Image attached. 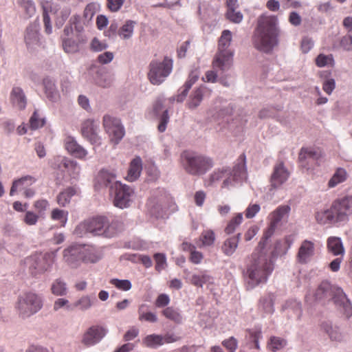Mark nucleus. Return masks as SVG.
<instances>
[{
  "label": "nucleus",
  "mask_w": 352,
  "mask_h": 352,
  "mask_svg": "<svg viewBox=\"0 0 352 352\" xmlns=\"http://www.w3.org/2000/svg\"><path fill=\"white\" fill-rule=\"evenodd\" d=\"M120 230L118 221H110L105 216H96L79 224L75 229V234H82V232H89L94 236L113 237Z\"/></svg>",
  "instance_id": "obj_3"
},
{
  "label": "nucleus",
  "mask_w": 352,
  "mask_h": 352,
  "mask_svg": "<svg viewBox=\"0 0 352 352\" xmlns=\"http://www.w3.org/2000/svg\"><path fill=\"white\" fill-rule=\"evenodd\" d=\"M181 248L184 252L190 253L188 259L193 264H199L204 259L202 252L196 250V246L191 243L184 241L181 245Z\"/></svg>",
  "instance_id": "obj_25"
},
{
  "label": "nucleus",
  "mask_w": 352,
  "mask_h": 352,
  "mask_svg": "<svg viewBox=\"0 0 352 352\" xmlns=\"http://www.w3.org/2000/svg\"><path fill=\"white\" fill-rule=\"evenodd\" d=\"M136 22L132 20H127L119 28L118 35L124 40L129 39L133 34L134 27Z\"/></svg>",
  "instance_id": "obj_37"
},
{
  "label": "nucleus",
  "mask_w": 352,
  "mask_h": 352,
  "mask_svg": "<svg viewBox=\"0 0 352 352\" xmlns=\"http://www.w3.org/2000/svg\"><path fill=\"white\" fill-rule=\"evenodd\" d=\"M39 219V215L32 211H27L23 221L28 226L35 225Z\"/></svg>",
  "instance_id": "obj_58"
},
{
  "label": "nucleus",
  "mask_w": 352,
  "mask_h": 352,
  "mask_svg": "<svg viewBox=\"0 0 352 352\" xmlns=\"http://www.w3.org/2000/svg\"><path fill=\"white\" fill-rule=\"evenodd\" d=\"M290 207L289 206H280L270 214V222L267 230L264 234L265 240L267 239L274 233L278 223L281 219L289 213Z\"/></svg>",
  "instance_id": "obj_17"
},
{
  "label": "nucleus",
  "mask_w": 352,
  "mask_h": 352,
  "mask_svg": "<svg viewBox=\"0 0 352 352\" xmlns=\"http://www.w3.org/2000/svg\"><path fill=\"white\" fill-rule=\"evenodd\" d=\"M315 217L317 222L322 225L338 223L331 207L329 209L317 212Z\"/></svg>",
  "instance_id": "obj_34"
},
{
  "label": "nucleus",
  "mask_w": 352,
  "mask_h": 352,
  "mask_svg": "<svg viewBox=\"0 0 352 352\" xmlns=\"http://www.w3.org/2000/svg\"><path fill=\"white\" fill-rule=\"evenodd\" d=\"M115 175L108 170H102L99 172L98 178L104 185L108 186L115 179Z\"/></svg>",
  "instance_id": "obj_55"
},
{
  "label": "nucleus",
  "mask_w": 352,
  "mask_h": 352,
  "mask_svg": "<svg viewBox=\"0 0 352 352\" xmlns=\"http://www.w3.org/2000/svg\"><path fill=\"white\" fill-rule=\"evenodd\" d=\"M315 250L314 243L308 240H304L297 254V261L301 264L307 263L313 256Z\"/></svg>",
  "instance_id": "obj_21"
},
{
  "label": "nucleus",
  "mask_w": 352,
  "mask_h": 352,
  "mask_svg": "<svg viewBox=\"0 0 352 352\" xmlns=\"http://www.w3.org/2000/svg\"><path fill=\"white\" fill-rule=\"evenodd\" d=\"M212 276L209 275L207 271H200L199 274H194L190 278V283L194 286L202 287L204 284L210 283Z\"/></svg>",
  "instance_id": "obj_36"
},
{
  "label": "nucleus",
  "mask_w": 352,
  "mask_h": 352,
  "mask_svg": "<svg viewBox=\"0 0 352 352\" xmlns=\"http://www.w3.org/2000/svg\"><path fill=\"white\" fill-rule=\"evenodd\" d=\"M96 301L95 297H90L89 296H83L74 302V307H78L81 311H85L89 309L94 302Z\"/></svg>",
  "instance_id": "obj_42"
},
{
  "label": "nucleus",
  "mask_w": 352,
  "mask_h": 352,
  "mask_svg": "<svg viewBox=\"0 0 352 352\" xmlns=\"http://www.w3.org/2000/svg\"><path fill=\"white\" fill-rule=\"evenodd\" d=\"M277 17L275 16L261 15L259 16L253 38L256 48L267 52L277 43Z\"/></svg>",
  "instance_id": "obj_2"
},
{
  "label": "nucleus",
  "mask_w": 352,
  "mask_h": 352,
  "mask_svg": "<svg viewBox=\"0 0 352 352\" xmlns=\"http://www.w3.org/2000/svg\"><path fill=\"white\" fill-rule=\"evenodd\" d=\"M112 188L114 189L115 192L114 205L120 208L128 207L133 193V190L129 186L119 182H116Z\"/></svg>",
  "instance_id": "obj_13"
},
{
  "label": "nucleus",
  "mask_w": 352,
  "mask_h": 352,
  "mask_svg": "<svg viewBox=\"0 0 352 352\" xmlns=\"http://www.w3.org/2000/svg\"><path fill=\"white\" fill-rule=\"evenodd\" d=\"M236 10H227L226 17L232 23H240L243 21V15L240 11Z\"/></svg>",
  "instance_id": "obj_52"
},
{
  "label": "nucleus",
  "mask_w": 352,
  "mask_h": 352,
  "mask_svg": "<svg viewBox=\"0 0 352 352\" xmlns=\"http://www.w3.org/2000/svg\"><path fill=\"white\" fill-rule=\"evenodd\" d=\"M282 7L285 10L289 8H299L302 6V3L297 0H281Z\"/></svg>",
  "instance_id": "obj_62"
},
{
  "label": "nucleus",
  "mask_w": 352,
  "mask_h": 352,
  "mask_svg": "<svg viewBox=\"0 0 352 352\" xmlns=\"http://www.w3.org/2000/svg\"><path fill=\"white\" fill-rule=\"evenodd\" d=\"M243 214L242 213L236 214L228 223L225 228V232L227 234L233 233L236 228L242 223Z\"/></svg>",
  "instance_id": "obj_43"
},
{
  "label": "nucleus",
  "mask_w": 352,
  "mask_h": 352,
  "mask_svg": "<svg viewBox=\"0 0 352 352\" xmlns=\"http://www.w3.org/2000/svg\"><path fill=\"white\" fill-rule=\"evenodd\" d=\"M83 250L85 252H83L84 263H96L100 260V256L94 248L84 245Z\"/></svg>",
  "instance_id": "obj_40"
},
{
  "label": "nucleus",
  "mask_w": 352,
  "mask_h": 352,
  "mask_svg": "<svg viewBox=\"0 0 352 352\" xmlns=\"http://www.w3.org/2000/svg\"><path fill=\"white\" fill-rule=\"evenodd\" d=\"M333 300L336 305L342 307L343 314L349 318L352 315V305L346 296L340 288H337Z\"/></svg>",
  "instance_id": "obj_22"
},
{
  "label": "nucleus",
  "mask_w": 352,
  "mask_h": 352,
  "mask_svg": "<svg viewBox=\"0 0 352 352\" xmlns=\"http://www.w3.org/2000/svg\"><path fill=\"white\" fill-rule=\"evenodd\" d=\"M36 182V179L30 175L23 177L14 180L10 190V195L13 196L17 190H23Z\"/></svg>",
  "instance_id": "obj_30"
},
{
  "label": "nucleus",
  "mask_w": 352,
  "mask_h": 352,
  "mask_svg": "<svg viewBox=\"0 0 352 352\" xmlns=\"http://www.w3.org/2000/svg\"><path fill=\"white\" fill-rule=\"evenodd\" d=\"M322 155L320 150L313 148H302L298 159L300 165L307 169L318 166V160L322 157Z\"/></svg>",
  "instance_id": "obj_14"
},
{
  "label": "nucleus",
  "mask_w": 352,
  "mask_h": 352,
  "mask_svg": "<svg viewBox=\"0 0 352 352\" xmlns=\"http://www.w3.org/2000/svg\"><path fill=\"white\" fill-rule=\"evenodd\" d=\"M42 307L41 296L32 292H26L19 296L15 308L20 317L26 318L37 313Z\"/></svg>",
  "instance_id": "obj_7"
},
{
  "label": "nucleus",
  "mask_w": 352,
  "mask_h": 352,
  "mask_svg": "<svg viewBox=\"0 0 352 352\" xmlns=\"http://www.w3.org/2000/svg\"><path fill=\"white\" fill-rule=\"evenodd\" d=\"M348 176V173L344 168H337L328 182L329 188H334L338 184L346 182Z\"/></svg>",
  "instance_id": "obj_35"
},
{
  "label": "nucleus",
  "mask_w": 352,
  "mask_h": 352,
  "mask_svg": "<svg viewBox=\"0 0 352 352\" xmlns=\"http://www.w3.org/2000/svg\"><path fill=\"white\" fill-rule=\"evenodd\" d=\"M331 208L337 223L348 220L352 214V196H346L336 199L331 204Z\"/></svg>",
  "instance_id": "obj_11"
},
{
  "label": "nucleus",
  "mask_w": 352,
  "mask_h": 352,
  "mask_svg": "<svg viewBox=\"0 0 352 352\" xmlns=\"http://www.w3.org/2000/svg\"><path fill=\"white\" fill-rule=\"evenodd\" d=\"M260 206L256 204H250L245 211V217L253 218L260 210Z\"/></svg>",
  "instance_id": "obj_60"
},
{
  "label": "nucleus",
  "mask_w": 352,
  "mask_h": 352,
  "mask_svg": "<svg viewBox=\"0 0 352 352\" xmlns=\"http://www.w3.org/2000/svg\"><path fill=\"white\" fill-rule=\"evenodd\" d=\"M110 283L114 285L117 289L122 291H128L132 287L131 283L129 280L113 278L110 280Z\"/></svg>",
  "instance_id": "obj_54"
},
{
  "label": "nucleus",
  "mask_w": 352,
  "mask_h": 352,
  "mask_svg": "<svg viewBox=\"0 0 352 352\" xmlns=\"http://www.w3.org/2000/svg\"><path fill=\"white\" fill-rule=\"evenodd\" d=\"M30 127L32 130H36L43 127L45 124V120L43 118L38 111H34L29 120Z\"/></svg>",
  "instance_id": "obj_46"
},
{
  "label": "nucleus",
  "mask_w": 352,
  "mask_h": 352,
  "mask_svg": "<svg viewBox=\"0 0 352 352\" xmlns=\"http://www.w3.org/2000/svg\"><path fill=\"white\" fill-rule=\"evenodd\" d=\"M340 45L346 50H351L352 36L349 34L343 36L340 41Z\"/></svg>",
  "instance_id": "obj_64"
},
{
  "label": "nucleus",
  "mask_w": 352,
  "mask_h": 352,
  "mask_svg": "<svg viewBox=\"0 0 352 352\" xmlns=\"http://www.w3.org/2000/svg\"><path fill=\"white\" fill-rule=\"evenodd\" d=\"M222 344L229 352H235L237 348V340L234 337L225 340L222 342Z\"/></svg>",
  "instance_id": "obj_61"
},
{
  "label": "nucleus",
  "mask_w": 352,
  "mask_h": 352,
  "mask_svg": "<svg viewBox=\"0 0 352 352\" xmlns=\"http://www.w3.org/2000/svg\"><path fill=\"white\" fill-rule=\"evenodd\" d=\"M107 329L100 325L89 327L84 333L82 342L87 346L94 345L99 342L107 334Z\"/></svg>",
  "instance_id": "obj_18"
},
{
  "label": "nucleus",
  "mask_w": 352,
  "mask_h": 352,
  "mask_svg": "<svg viewBox=\"0 0 352 352\" xmlns=\"http://www.w3.org/2000/svg\"><path fill=\"white\" fill-rule=\"evenodd\" d=\"M10 100L13 105L22 110L26 107V97L23 89L19 87H14L10 93Z\"/></svg>",
  "instance_id": "obj_28"
},
{
  "label": "nucleus",
  "mask_w": 352,
  "mask_h": 352,
  "mask_svg": "<svg viewBox=\"0 0 352 352\" xmlns=\"http://www.w3.org/2000/svg\"><path fill=\"white\" fill-rule=\"evenodd\" d=\"M68 212L58 208L53 209L51 218L54 221H60L62 226H65L67 220Z\"/></svg>",
  "instance_id": "obj_50"
},
{
  "label": "nucleus",
  "mask_w": 352,
  "mask_h": 352,
  "mask_svg": "<svg viewBox=\"0 0 352 352\" xmlns=\"http://www.w3.org/2000/svg\"><path fill=\"white\" fill-rule=\"evenodd\" d=\"M315 63L316 65L319 67H322L325 66L333 67L334 65V60L331 54L324 55L323 54H320L316 57Z\"/></svg>",
  "instance_id": "obj_49"
},
{
  "label": "nucleus",
  "mask_w": 352,
  "mask_h": 352,
  "mask_svg": "<svg viewBox=\"0 0 352 352\" xmlns=\"http://www.w3.org/2000/svg\"><path fill=\"white\" fill-rule=\"evenodd\" d=\"M181 157L184 170L191 175H204L213 166L212 159L201 154L185 151Z\"/></svg>",
  "instance_id": "obj_5"
},
{
  "label": "nucleus",
  "mask_w": 352,
  "mask_h": 352,
  "mask_svg": "<svg viewBox=\"0 0 352 352\" xmlns=\"http://www.w3.org/2000/svg\"><path fill=\"white\" fill-rule=\"evenodd\" d=\"M232 41L230 30H223L219 40L218 52L212 61L214 69L219 68L222 71H228L232 65L233 53L229 49Z\"/></svg>",
  "instance_id": "obj_6"
},
{
  "label": "nucleus",
  "mask_w": 352,
  "mask_h": 352,
  "mask_svg": "<svg viewBox=\"0 0 352 352\" xmlns=\"http://www.w3.org/2000/svg\"><path fill=\"white\" fill-rule=\"evenodd\" d=\"M216 236L212 230H204L195 243L199 248L212 246L215 241Z\"/></svg>",
  "instance_id": "obj_32"
},
{
  "label": "nucleus",
  "mask_w": 352,
  "mask_h": 352,
  "mask_svg": "<svg viewBox=\"0 0 352 352\" xmlns=\"http://www.w3.org/2000/svg\"><path fill=\"white\" fill-rule=\"evenodd\" d=\"M107 7L111 12L118 11L122 6L124 0H107Z\"/></svg>",
  "instance_id": "obj_63"
},
{
  "label": "nucleus",
  "mask_w": 352,
  "mask_h": 352,
  "mask_svg": "<svg viewBox=\"0 0 352 352\" xmlns=\"http://www.w3.org/2000/svg\"><path fill=\"white\" fill-rule=\"evenodd\" d=\"M65 149L74 157L80 160H85L88 151L80 145L72 136H67L64 140Z\"/></svg>",
  "instance_id": "obj_20"
},
{
  "label": "nucleus",
  "mask_w": 352,
  "mask_h": 352,
  "mask_svg": "<svg viewBox=\"0 0 352 352\" xmlns=\"http://www.w3.org/2000/svg\"><path fill=\"white\" fill-rule=\"evenodd\" d=\"M98 126L92 120L88 119L82 123L81 134L82 137L93 145L101 144L100 138L97 133Z\"/></svg>",
  "instance_id": "obj_16"
},
{
  "label": "nucleus",
  "mask_w": 352,
  "mask_h": 352,
  "mask_svg": "<svg viewBox=\"0 0 352 352\" xmlns=\"http://www.w3.org/2000/svg\"><path fill=\"white\" fill-rule=\"evenodd\" d=\"M103 126L111 142L118 144L124 135V129L120 120L109 115L103 117Z\"/></svg>",
  "instance_id": "obj_12"
},
{
  "label": "nucleus",
  "mask_w": 352,
  "mask_h": 352,
  "mask_svg": "<svg viewBox=\"0 0 352 352\" xmlns=\"http://www.w3.org/2000/svg\"><path fill=\"white\" fill-rule=\"evenodd\" d=\"M142 170V162L140 157H135L129 164L126 179L129 182L135 181Z\"/></svg>",
  "instance_id": "obj_27"
},
{
  "label": "nucleus",
  "mask_w": 352,
  "mask_h": 352,
  "mask_svg": "<svg viewBox=\"0 0 352 352\" xmlns=\"http://www.w3.org/2000/svg\"><path fill=\"white\" fill-rule=\"evenodd\" d=\"M154 259L155 261V270L160 272L164 270L166 265V256L164 254L156 253L154 255Z\"/></svg>",
  "instance_id": "obj_56"
},
{
  "label": "nucleus",
  "mask_w": 352,
  "mask_h": 352,
  "mask_svg": "<svg viewBox=\"0 0 352 352\" xmlns=\"http://www.w3.org/2000/svg\"><path fill=\"white\" fill-rule=\"evenodd\" d=\"M327 245L329 252L333 255L344 256L345 250L340 238L337 236L329 237Z\"/></svg>",
  "instance_id": "obj_29"
},
{
  "label": "nucleus",
  "mask_w": 352,
  "mask_h": 352,
  "mask_svg": "<svg viewBox=\"0 0 352 352\" xmlns=\"http://www.w3.org/2000/svg\"><path fill=\"white\" fill-rule=\"evenodd\" d=\"M146 305H141L138 308L139 320L147 321L150 322H155L157 320V316L155 314L148 311H145Z\"/></svg>",
  "instance_id": "obj_47"
},
{
  "label": "nucleus",
  "mask_w": 352,
  "mask_h": 352,
  "mask_svg": "<svg viewBox=\"0 0 352 352\" xmlns=\"http://www.w3.org/2000/svg\"><path fill=\"white\" fill-rule=\"evenodd\" d=\"M33 206L37 214L42 216L50 208V203L45 199H39L34 202Z\"/></svg>",
  "instance_id": "obj_51"
},
{
  "label": "nucleus",
  "mask_w": 352,
  "mask_h": 352,
  "mask_svg": "<svg viewBox=\"0 0 352 352\" xmlns=\"http://www.w3.org/2000/svg\"><path fill=\"white\" fill-rule=\"evenodd\" d=\"M54 255L51 253L36 254L25 258L31 274L36 276L49 270L54 263Z\"/></svg>",
  "instance_id": "obj_9"
},
{
  "label": "nucleus",
  "mask_w": 352,
  "mask_h": 352,
  "mask_svg": "<svg viewBox=\"0 0 352 352\" xmlns=\"http://www.w3.org/2000/svg\"><path fill=\"white\" fill-rule=\"evenodd\" d=\"M314 46V41L311 38L307 36L303 37L301 43L300 49L304 54L309 52Z\"/></svg>",
  "instance_id": "obj_59"
},
{
  "label": "nucleus",
  "mask_w": 352,
  "mask_h": 352,
  "mask_svg": "<svg viewBox=\"0 0 352 352\" xmlns=\"http://www.w3.org/2000/svg\"><path fill=\"white\" fill-rule=\"evenodd\" d=\"M162 314L167 319L174 322L175 323L179 324L182 321V316L179 311L176 309H174L172 307H168L165 308Z\"/></svg>",
  "instance_id": "obj_39"
},
{
  "label": "nucleus",
  "mask_w": 352,
  "mask_h": 352,
  "mask_svg": "<svg viewBox=\"0 0 352 352\" xmlns=\"http://www.w3.org/2000/svg\"><path fill=\"white\" fill-rule=\"evenodd\" d=\"M148 78L151 84L159 85L171 73L173 60L165 56L162 61L153 60L148 66Z\"/></svg>",
  "instance_id": "obj_8"
},
{
  "label": "nucleus",
  "mask_w": 352,
  "mask_h": 352,
  "mask_svg": "<svg viewBox=\"0 0 352 352\" xmlns=\"http://www.w3.org/2000/svg\"><path fill=\"white\" fill-rule=\"evenodd\" d=\"M199 77V72L195 69L192 71L189 75L187 80L184 83V86L179 90V94L176 96L177 102H182L184 100L188 95V93L192 86L198 80Z\"/></svg>",
  "instance_id": "obj_23"
},
{
  "label": "nucleus",
  "mask_w": 352,
  "mask_h": 352,
  "mask_svg": "<svg viewBox=\"0 0 352 352\" xmlns=\"http://www.w3.org/2000/svg\"><path fill=\"white\" fill-rule=\"evenodd\" d=\"M63 32L62 45L64 51L67 53L78 52L80 45L87 42V38L84 34L74 35V30L71 26H66Z\"/></svg>",
  "instance_id": "obj_10"
},
{
  "label": "nucleus",
  "mask_w": 352,
  "mask_h": 352,
  "mask_svg": "<svg viewBox=\"0 0 352 352\" xmlns=\"http://www.w3.org/2000/svg\"><path fill=\"white\" fill-rule=\"evenodd\" d=\"M287 344V341L280 337L272 336L267 342V349L273 352L284 348Z\"/></svg>",
  "instance_id": "obj_41"
},
{
  "label": "nucleus",
  "mask_w": 352,
  "mask_h": 352,
  "mask_svg": "<svg viewBox=\"0 0 352 352\" xmlns=\"http://www.w3.org/2000/svg\"><path fill=\"white\" fill-rule=\"evenodd\" d=\"M210 92L211 91L205 86H200L197 88L190 96L189 100L187 102L188 107L189 109H195L200 104L204 96L206 94L210 95Z\"/></svg>",
  "instance_id": "obj_24"
},
{
  "label": "nucleus",
  "mask_w": 352,
  "mask_h": 352,
  "mask_svg": "<svg viewBox=\"0 0 352 352\" xmlns=\"http://www.w3.org/2000/svg\"><path fill=\"white\" fill-rule=\"evenodd\" d=\"M25 41L28 45L36 44L38 42V30L36 24H32L27 28Z\"/></svg>",
  "instance_id": "obj_38"
},
{
  "label": "nucleus",
  "mask_w": 352,
  "mask_h": 352,
  "mask_svg": "<svg viewBox=\"0 0 352 352\" xmlns=\"http://www.w3.org/2000/svg\"><path fill=\"white\" fill-rule=\"evenodd\" d=\"M67 290V285L61 278L56 279L52 284V293L56 296H64Z\"/></svg>",
  "instance_id": "obj_44"
},
{
  "label": "nucleus",
  "mask_w": 352,
  "mask_h": 352,
  "mask_svg": "<svg viewBox=\"0 0 352 352\" xmlns=\"http://www.w3.org/2000/svg\"><path fill=\"white\" fill-rule=\"evenodd\" d=\"M289 173L284 166L283 162H279L274 167V171L270 178L271 187L276 188L280 187L288 179Z\"/></svg>",
  "instance_id": "obj_19"
},
{
  "label": "nucleus",
  "mask_w": 352,
  "mask_h": 352,
  "mask_svg": "<svg viewBox=\"0 0 352 352\" xmlns=\"http://www.w3.org/2000/svg\"><path fill=\"white\" fill-rule=\"evenodd\" d=\"M78 190L74 186L67 187L57 195L56 201L60 206L65 207L70 203L71 198L78 195Z\"/></svg>",
  "instance_id": "obj_31"
},
{
  "label": "nucleus",
  "mask_w": 352,
  "mask_h": 352,
  "mask_svg": "<svg viewBox=\"0 0 352 352\" xmlns=\"http://www.w3.org/2000/svg\"><path fill=\"white\" fill-rule=\"evenodd\" d=\"M264 242H259L247 265L244 276L248 289H252L260 284L265 283L274 270V264L264 251Z\"/></svg>",
  "instance_id": "obj_1"
},
{
  "label": "nucleus",
  "mask_w": 352,
  "mask_h": 352,
  "mask_svg": "<svg viewBox=\"0 0 352 352\" xmlns=\"http://www.w3.org/2000/svg\"><path fill=\"white\" fill-rule=\"evenodd\" d=\"M214 70L208 71L206 73L205 78H203L202 80L206 82H214L217 80L218 74L219 75H221L226 71H222L219 68L214 69L212 67Z\"/></svg>",
  "instance_id": "obj_57"
},
{
  "label": "nucleus",
  "mask_w": 352,
  "mask_h": 352,
  "mask_svg": "<svg viewBox=\"0 0 352 352\" xmlns=\"http://www.w3.org/2000/svg\"><path fill=\"white\" fill-rule=\"evenodd\" d=\"M322 327L324 331L329 335L331 340L335 341H340L341 340V333L339 332L337 328H333L331 323L324 322L322 324Z\"/></svg>",
  "instance_id": "obj_48"
},
{
  "label": "nucleus",
  "mask_w": 352,
  "mask_h": 352,
  "mask_svg": "<svg viewBox=\"0 0 352 352\" xmlns=\"http://www.w3.org/2000/svg\"><path fill=\"white\" fill-rule=\"evenodd\" d=\"M241 234L228 238L223 243L221 250L226 256H231L236 251L240 240Z\"/></svg>",
  "instance_id": "obj_33"
},
{
  "label": "nucleus",
  "mask_w": 352,
  "mask_h": 352,
  "mask_svg": "<svg viewBox=\"0 0 352 352\" xmlns=\"http://www.w3.org/2000/svg\"><path fill=\"white\" fill-rule=\"evenodd\" d=\"M143 342L146 346L151 348H156L157 346L164 344L162 336L157 334H151L147 336L143 340Z\"/></svg>",
  "instance_id": "obj_45"
},
{
  "label": "nucleus",
  "mask_w": 352,
  "mask_h": 352,
  "mask_svg": "<svg viewBox=\"0 0 352 352\" xmlns=\"http://www.w3.org/2000/svg\"><path fill=\"white\" fill-rule=\"evenodd\" d=\"M18 3L29 16H32L35 13L36 8L32 0H18Z\"/></svg>",
  "instance_id": "obj_53"
},
{
  "label": "nucleus",
  "mask_w": 352,
  "mask_h": 352,
  "mask_svg": "<svg viewBox=\"0 0 352 352\" xmlns=\"http://www.w3.org/2000/svg\"><path fill=\"white\" fill-rule=\"evenodd\" d=\"M246 156L245 153L239 155L232 169L223 168L214 170L210 175V184L219 182L223 179L222 187H227L234 181H241L246 178Z\"/></svg>",
  "instance_id": "obj_4"
},
{
  "label": "nucleus",
  "mask_w": 352,
  "mask_h": 352,
  "mask_svg": "<svg viewBox=\"0 0 352 352\" xmlns=\"http://www.w3.org/2000/svg\"><path fill=\"white\" fill-rule=\"evenodd\" d=\"M337 288L333 290L331 285L327 282H322L314 293L315 300H321L333 297Z\"/></svg>",
  "instance_id": "obj_26"
},
{
  "label": "nucleus",
  "mask_w": 352,
  "mask_h": 352,
  "mask_svg": "<svg viewBox=\"0 0 352 352\" xmlns=\"http://www.w3.org/2000/svg\"><path fill=\"white\" fill-rule=\"evenodd\" d=\"M84 245H72L63 251V258L65 262L72 267H76L83 262Z\"/></svg>",
  "instance_id": "obj_15"
}]
</instances>
